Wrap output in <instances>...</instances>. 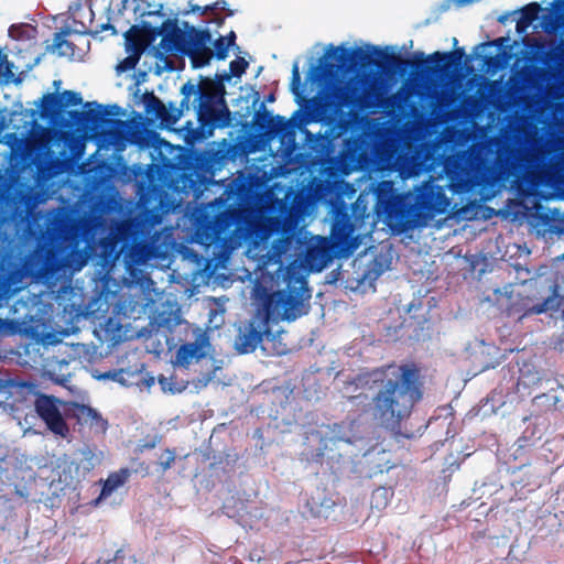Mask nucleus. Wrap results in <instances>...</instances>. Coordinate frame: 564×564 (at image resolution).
<instances>
[{"instance_id": "f257e3e1", "label": "nucleus", "mask_w": 564, "mask_h": 564, "mask_svg": "<svg viewBox=\"0 0 564 564\" xmlns=\"http://www.w3.org/2000/svg\"><path fill=\"white\" fill-rule=\"evenodd\" d=\"M524 162L519 147L509 140L492 138L446 156L443 164L445 185L430 177L414 192L395 193L392 182H380L375 191V209L392 231L403 234L425 226L448 210L451 199L446 187L454 194L467 193L475 187H494L518 175Z\"/></svg>"}, {"instance_id": "f03ea898", "label": "nucleus", "mask_w": 564, "mask_h": 564, "mask_svg": "<svg viewBox=\"0 0 564 564\" xmlns=\"http://www.w3.org/2000/svg\"><path fill=\"white\" fill-rule=\"evenodd\" d=\"M344 397L373 422L398 430L424 395L422 367L415 361L390 362L359 373L345 386Z\"/></svg>"}, {"instance_id": "7ed1b4c3", "label": "nucleus", "mask_w": 564, "mask_h": 564, "mask_svg": "<svg viewBox=\"0 0 564 564\" xmlns=\"http://www.w3.org/2000/svg\"><path fill=\"white\" fill-rule=\"evenodd\" d=\"M465 55L464 48L458 47L452 52H434L429 56L424 53H415L413 59L403 58L388 48L378 46L345 47L344 45L334 47L329 45L324 58L321 59V67L324 73L333 74L339 69H357L375 66L382 70H392L405 74L409 68L415 73H425L431 75L443 74L452 66L460 64Z\"/></svg>"}, {"instance_id": "20e7f679", "label": "nucleus", "mask_w": 564, "mask_h": 564, "mask_svg": "<svg viewBox=\"0 0 564 564\" xmlns=\"http://www.w3.org/2000/svg\"><path fill=\"white\" fill-rule=\"evenodd\" d=\"M160 221L158 214L116 221L99 241L101 258L109 263L122 258L129 268L164 258L165 252L159 243L161 232L154 228Z\"/></svg>"}, {"instance_id": "39448f33", "label": "nucleus", "mask_w": 564, "mask_h": 564, "mask_svg": "<svg viewBox=\"0 0 564 564\" xmlns=\"http://www.w3.org/2000/svg\"><path fill=\"white\" fill-rule=\"evenodd\" d=\"M299 282V289L288 285V290L271 293L263 286H256L254 299L261 303V310L239 327L235 338V348L239 354H249L257 349L263 336L270 333L269 322H292L304 314L301 290L304 289L305 281L301 279Z\"/></svg>"}, {"instance_id": "423d86ee", "label": "nucleus", "mask_w": 564, "mask_h": 564, "mask_svg": "<svg viewBox=\"0 0 564 564\" xmlns=\"http://www.w3.org/2000/svg\"><path fill=\"white\" fill-rule=\"evenodd\" d=\"M229 192L209 203L196 219V241L205 247L226 243L248 221V213L239 205V196L228 204Z\"/></svg>"}, {"instance_id": "0eeeda50", "label": "nucleus", "mask_w": 564, "mask_h": 564, "mask_svg": "<svg viewBox=\"0 0 564 564\" xmlns=\"http://www.w3.org/2000/svg\"><path fill=\"white\" fill-rule=\"evenodd\" d=\"M161 47L170 54L187 56L194 69L209 65L214 57L210 47L212 33L208 29H197L184 22V29L175 21H165L161 26Z\"/></svg>"}, {"instance_id": "6e6552de", "label": "nucleus", "mask_w": 564, "mask_h": 564, "mask_svg": "<svg viewBox=\"0 0 564 564\" xmlns=\"http://www.w3.org/2000/svg\"><path fill=\"white\" fill-rule=\"evenodd\" d=\"M225 94L226 88L221 80L202 77L199 85H196L192 106L198 122V137H210L215 129L230 124L231 113L226 105Z\"/></svg>"}, {"instance_id": "1a4fd4ad", "label": "nucleus", "mask_w": 564, "mask_h": 564, "mask_svg": "<svg viewBox=\"0 0 564 564\" xmlns=\"http://www.w3.org/2000/svg\"><path fill=\"white\" fill-rule=\"evenodd\" d=\"M55 257L54 249L46 245H39L34 252L23 263L21 259L4 257L0 261V302L8 300L22 289L25 268L35 267L37 271L51 268Z\"/></svg>"}, {"instance_id": "9d476101", "label": "nucleus", "mask_w": 564, "mask_h": 564, "mask_svg": "<svg viewBox=\"0 0 564 564\" xmlns=\"http://www.w3.org/2000/svg\"><path fill=\"white\" fill-rule=\"evenodd\" d=\"M355 225L346 210H337L330 229V237L336 251L350 253L357 248L354 236Z\"/></svg>"}, {"instance_id": "9b49d317", "label": "nucleus", "mask_w": 564, "mask_h": 564, "mask_svg": "<svg viewBox=\"0 0 564 564\" xmlns=\"http://www.w3.org/2000/svg\"><path fill=\"white\" fill-rule=\"evenodd\" d=\"M34 406L37 415L45 422L51 432L62 437L69 433L68 425L57 406L55 397L40 394L35 399Z\"/></svg>"}, {"instance_id": "f8f14e48", "label": "nucleus", "mask_w": 564, "mask_h": 564, "mask_svg": "<svg viewBox=\"0 0 564 564\" xmlns=\"http://www.w3.org/2000/svg\"><path fill=\"white\" fill-rule=\"evenodd\" d=\"M83 101L79 93L64 90L63 93H47L40 102L41 117L43 119H57L68 106H78Z\"/></svg>"}, {"instance_id": "ddd939ff", "label": "nucleus", "mask_w": 564, "mask_h": 564, "mask_svg": "<svg viewBox=\"0 0 564 564\" xmlns=\"http://www.w3.org/2000/svg\"><path fill=\"white\" fill-rule=\"evenodd\" d=\"M336 253L332 240L326 237L316 236L312 238L305 249V261L311 270L321 271L334 258Z\"/></svg>"}, {"instance_id": "4468645a", "label": "nucleus", "mask_w": 564, "mask_h": 564, "mask_svg": "<svg viewBox=\"0 0 564 564\" xmlns=\"http://www.w3.org/2000/svg\"><path fill=\"white\" fill-rule=\"evenodd\" d=\"M261 229L264 237H270L274 234L280 235L279 246L276 247L279 252H285L290 249L295 239V224L289 218L281 216L268 217L262 221Z\"/></svg>"}, {"instance_id": "2eb2a0df", "label": "nucleus", "mask_w": 564, "mask_h": 564, "mask_svg": "<svg viewBox=\"0 0 564 564\" xmlns=\"http://www.w3.org/2000/svg\"><path fill=\"white\" fill-rule=\"evenodd\" d=\"M327 427L329 430L330 436H324L322 431H313L311 433V436L308 437V440H311L313 442H317V444H318V447L316 448L315 452L312 451V452L307 453V455L313 460L317 462L323 458L324 452L327 449L329 441H332L334 443L339 442V441L347 442V443L351 442L348 423H346V422L334 423L333 425H328Z\"/></svg>"}, {"instance_id": "dca6fc26", "label": "nucleus", "mask_w": 564, "mask_h": 564, "mask_svg": "<svg viewBox=\"0 0 564 564\" xmlns=\"http://www.w3.org/2000/svg\"><path fill=\"white\" fill-rule=\"evenodd\" d=\"M262 111L259 110L254 115V123L259 130L264 131L268 135L284 137L290 132L291 120H286L284 117L276 115L272 116L264 109V105H261Z\"/></svg>"}, {"instance_id": "f3484780", "label": "nucleus", "mask_w": 564, "mask_h": 564, "mask_svg": "<svg viewBox=\"0 0 564 564\" xmlns=\"http://www.w3.org/2000/svg\"><path fill=\"white\" fill-rule=\"evenodd\" d=\"M334 98L338 107H350L354 109L368 107L364 91L356 84H346L337 87L334 91Z\"/></svg>"}, {"instance_id": "a211bd4d", "label": "nucleus", "mask_w": 564, "mask_h": 564, "mask_svg": "<svg viewBox=\"0 0 564 564\" xmlns=\"http://www.w3.org/2000/svg\"><path fill=\"white\" fill-rule=\"evenodd\" d=\"M207 343V338L199 335L195 341L181 345L175 354V364L182 367H188L193 360H200L206 355L204 347Z\"/></svg>"}, {"instance_id": "6ab92c4d", "label": "nucleus", "mask_w": 564, "mask_h": 564, "mask_svg": "<svg viewBox=\"0 0 564 564\" xmlns=\"http://www.w3.org/2000/svg\"><path fill=\"white\" fill-rule=\"evenodd\" d=\"M196 91V85L187 82L185 83L181 88V94L183 95V98L181 100L180 107H175L172 102L170 104L169 108L166 107L165 110V117L167 121H163V124L166 126H173L175 124L182 115L185 111H188L192 107L191 104V96Z\"/></svg>"}, {"instance_id": "aec40b11", "label": "nucleus", "mask_w": 564, "mask_h": 564, "mask_svg": "<svg viewBox=\"0 0 564 564\" xmlns=\"http://www.w3.org/2000/svg\"><path fill=\"white\" fill-rule=\"evenodd\" d=\"M118 111L119 107L116 105L108 106L106 108H101L100 105H97L96 109H90L88 111L70 110L68 111V116L76 123H104L107 122V120L105 119L106 116L117 113Z\"/></svg>"}, {"instance_id": "412c9836", "label": "nucleus", "mask_w": 564, "mask_h": 564, "mask_svg": "<svg viewBox=\"0 0 564 564\" xmlns=\"http://www.w3.org/2000/svg\"><path fill=\"white\" fill-rule=\"evenodd\" d=\"M561 313L564 315V295H560L557 293V288L554 285L552 288V293L549 295L543 302L530 307L527 314H542V313Z\"/></svg>"}, {"instance_id": "4be33fe9", "label": "nucleus", "mask_w": 564, "mask_h": 564, "mask_svg": "<svg viewBox=\"0 0 564 564\" xmlns=\"http://www.w3.org/2000/svg\"><path fill=\"white\" fill-rule=\"evenodd\" d=\"M69 33L68 29H64L54 34V40L47 50L52 53H57L58 56H66L73 58L75 56V44L65 40V35Z\"/></svg>"}, {"instance_id": "5701e85b", "label": "nucleus", "mask_w": 564, "mask_h": 564, "mask_svg": "<svg viewBox=\"0 0 564 564\" xmlns=\"http://www.w3.org/2000/svg\"><path fill=\"white\" fill-rule=\"evenodd\" d=\"M542 10L538 2H531L524 6L520 12L521 17L517 21L516 30L518 33H523L527 29L539 18V13Z\"/></svg>"}, {"instance_id": "b1692460", "label": "nucleus", "mask_w": 564, "mask_h": 564, "mask_svg": "<svg viewBox=\"0 0 564 564\" xmlns=\"http://www.w3.org/2000/svg\"><path fill=\"white\" fill-rule=\"evenodd\" d=\"M143 101L147 113L154 116V118L160 120L161 123L163 121H167V117H165L166 106L153 93H145L143 95Z\"/></svg>"}, {"instance_id": "393cba45", "label": "nucleus", "mask_w": 564, "mask_h": 564, "mask_svg": "<svg viewBox=\"0 0 564 564\" xmlns=\"http://www.w3.org/2000/svg\"><path fill=\"white\" fill-rule=\"evenodd\" d=\"M73 411L74 415L77 416L78 420H84L85 422L90 421V423L96 424L100 422L102 425H106V421L102 420L101 415L89 405L75 403Z\"/></svg>"}, {"instance_id": "a878e982", "label": "nucleus", "mask_w": 564, "mask_h": 564, "mask_svg": "<svg viewBox=\"0 0 564 564\" xmlns=\"http://www.w3.org/2000/svg\"><path fill=\"white\" fill-rule=\"evenodd\" d=\"M248 66L249 63L243 57H238L237 59L230 62L229 73L216 75L215 80H221V83L224 84L225 80L228 82L231 79V77H240L242 74L246 73Z\"/></svg>"}, {"instance_id": "bb28decb", "label": "nucleus", "mask_w": 564, "mask_h": 564, "mask_svg": "<svg viewBox=\"0 0 564 564\" xmlns=\"http://www.w3.org/2000/svg\"><path fill=\"white\" fill-rule=\"evenodd\" d=\"M126 41L129 45L132 46V48L138 53H142L143 50L147 46V41L144 37V33L141 29L133 25L127 33H126Z\"/></svg>"}, {"instance_id": "cd10ccee", "label": "nucleus", "mask_w": 564, "mask_h": 564, "mask_svg": "<svg viewBox=\"0 0 564 564\" xmlns=\"http://www.w3.org/2000/svg\"><path fill=\"white\" fill-rule=\"evenodd\" d=\"M128 477V469H122L120 473L109 475L102 487V495H109L118 487L122 486Z\"/></svg>"}, {"instance_id": "c85d7f7f", "label": "nucleus", "mask_w": 564, "mask_h": 564, "mask_svg": "<svg viewBox=\"0 0 564 564\" xmlns=\"http://www.w3.org/2000/svg\"><path fill=\"white\" fill-rule=\"evenodd\" d=\"M14 73H13V63H11L8 59L7 54H3L0 51V78L4 83H10L13 80Z\"/></svg>"}, {"instance_id": "c756f323", "label": "nucleus", "mask_w": 564, "mask_h": 564, "mask_svg": "<svg viewBox=\"0 0 564 564\" xmlns=\"http://www.w3.org/2000/svg\"><path fill=\"white\" fill-rule=\"evenodd\" d=\"M176 459L175 449L165 448L164 452L159 456L158 465L161 468V473L164 474L170 469Z\"/></svg>"}, {"instance_id": "7c9ffc66", "label": "nucleus", "mask_w": 564, "mask_h": 564, "mask_svg": "<svg viewBox=\"0 0 564 564\" xmlns=\"http://www.w3.org/2000/svg\"><path fill=\"white\" fill-rule=\"evenodd\" d=\"M214 46V57L218 61H225L228 57L229 44L226 43V39L224 36H219L214 42L212 41Z\"/></svg>"}, {"instance_id": "2f4dec72", "label": "nucleus", "mask_w": 564, "mask_h": 564, "mask_svg": "<svg viewBox=\"0 0 564 564\" xmlns=\"http://www.w3.org/2000/svg\"><path fill=\"white\" fill-rule=\"evenodd\" d=\"M551 167L556 174H564V142L553 155Z\"/></svg>"}, {"instance_id": "473e14b6", "label": "nucleus", "mask_w": 564, "mask_h": 564, "mask_svg": "<svg viewBox=\"0 0 564 564\" xmlns=\"http://www.w3.org/2000/svg\"><path fill=\"white\" fill-rule=\"evenodd\" d=\"M138 56H127L117 65L116 69L118 73H123L133 69L138 64Z\"/></svg>"}, {"instance_id": "72a5a7b5", "label": "nucleus", "mask_w": 564, "mask_h": 564, "mask_svg": "<svg viewBox=\"0 0 564 564\" xmlns=\"http://www.w3.org/2000/svg\"><path fill=\"white\" fill-rule=\"evenodd\" d=\"M300 87H301V75L297 63H294L292 67V77H291V90L292 93L300 97Z\"/></svg>"}, {"instance_id": "f704fd0d", "label": "nucleus", "mask_w": 564, "mask_h": 564, "mask_svg": "<svg viewBox=\"0 0 564 564\" xmlns=\"http://www.w3.org/2000/svg\"><path fill=\"white\" fill-rule=\"evenodd\" d=\"M219 3L220 2H214L213 4L200 7V6H197V4H192V0H189L188 1L189 10L186 13H188V12H193V13L197 12V13H199V15H205L208 12L215 11Z\"/></svg>"}, {"instance_id": "c9c22d12", "label": "nucleus", "mask_w": 564, "mask_h": 564, "mask_svg": "<svg viewBox=\"0 0 564 564\" xmlns=\"http://www.w3.org/2000/svg\"><path fill=\"white\" fill-rule=\"evenodd\" d=\"M296 117H299V122H296L294 126H296L297 128L306 126L310 122L317 121L315 115L311 112L302 113L301 110H296L291 120H294Z\"/></svg>"}, {"instance_id": "e433bc0d", "label": "nucleus", "mask_w": 564, "mask_h": 564, "mask_svg": "<svg viewBox=\"0 0 564 564\" xmlns=\"http://www.w3.org/2000/svg\"><path fill=\"white\" fill-rule=\"evenodd\" d=\"M98 225V220L94 219V220H86V221H83L80 227H82V231L84 234V236L86 237V239H89V234L93 229H95Z\"/></svg>"}, {"instance_id": "4c0bfd02", "label": "nucleus", "mask_w": 564, "mask_h": 564, "mask_svg": "<svg viewBox=\"0 0 564 564\" xmlns=\"http://www.w3.org/2000/svg\"><path fill=\"white\" fill-rule=\"evenodd\" d=\"M346 128V124L341 121H336L335 124L329 130V135L332 138L340 137L343 130Z\"/></svg>"}, {"instance_id": "58836bf2", "label": "nucleus", "mask_w": 564, "mask_h": 564, "mask_svg": "<svg viewBox=\"0 0 564 564\" xmlns=\"http://www.w3.org/2000/svg\"><path fill=\"white\" fill-rule=\"evenodd\" d=\"M224 39H226V43L229 44V47H232L236 45L237 35H236L235 31H230L226 36H224Z\"/></svg>"}, {"instance_id": "ea45409f", "label": "nucleus", "mask_w": 564, "mask_h": 564, "mask_svg": "<svg viewBox=\"0 0 564 564\" xmlns=\"http://www.w3.org/2000/svg\"><path fill=\"white\" fill-rule=\"evenodd\" d=\"M507 41H508V37H499V39L494 40L491 44L497 47H502Z\"/></svg>"}, {"instance_id": "a19ab883", "label": "nucleus", "mask_w": 564, "mask_h": 564, "mask_svg": "<svg viewBox=\"0 0 564 564\" xmlns=\"http://www.w3.org/2000/svg\"><path fill=\"white\" fill-rule=\"evenodd\" d=\"M557 55L564 57V39H562L556 47Z\"/></svg>"}, {"instance_id": "79ce46f5", "label": "nucleus", "mask_w": 564, "mask_h": 564, "mask_svg": "<svg viewBox=\"0 0 564 564\" xmlns=\"http://www.w3.org/2000/svg\"><path fill=\"white\" fill-rule=\"evenodd\" d=\"M8 327H9V322L7 319L0 318V334L7 332Z\"/></svg>"}, {"instance_id": "37998d69", "label": "nucleus", "mask_w": 564, "mask_h": 564, "mask_svg": "<svg viewBox=\"0 0 564 564\" xmlns=\"http://www.w3.org/2000/svg\"><path fill=\"white\" fill-rule=\"evenodd\" d=\"M553 6L562 11V15H564V0H555Z\"/></svg>"}, {"instance_id": "c03bdc74", "label": "nucleus", "mask_w": 564, "mask_h": 564, "mask_svg": "<svg viewBox=\"0 0 564 564\" xmlns=\"http://www.w3.org/2000/svg\"><path fill=\"white\" fill-rule=\"evenodd\" d=\"M509 15H510L509 13H505V14H502V15H500V17H499L498 21H499L500 23H506V22H507V20L509 19Z\"/></svg>"}, {"instance_id": "a18cd8bd", "label": "nucleus", "mask_w": 564, "mask_h": 564, "mask_svg": "<svg viewBox=\"0 0 564 564\" xmlns=\"http://www.w3.org/2000/svg\"><path fill=\"white\" fill-rule=\"evenodd\" d=\"M219 2H220V3H219V4H218V7L216 8V10H217V9L225 10V9H226V4H227V3H226V1L221 0V1H219Z\"/></svg>"}, {"instance_id": "49530a36", "label": "nucleus", "mask_w": 564, "mask_h": 564, "mask_svg": "<svg viewBox=\"0 0 564 564\" xmlns=\"http://www.w3.org/2000/svg\"><path fill=\"white\" fill-rule=\"evenodd\" d=\"M459 4H467L473 2L474 0H456Z\"/></svg>"}, {"instance_id": "de8ad7c7", "label": "nucleus", "mask_w": 564, "mask_h": 564, "mask_svg": "<svg viewBox=\"0 0 564 564\" xmlns=\"http://www.w3.org/2000/svg\"><path fill=\"white\" fill-rule=\"evenodd\" d=\"M155 446L154 443H148V444H144L143 447L145 448H153Z\"/></svg>"}, {"instance_id": "09e8293b", "label": "nucleus", "mask_w": 564, "mask_h": 564, "mask_svg": "<svg viewBox=\"0 0 564 564\" xmlns=\"http://www.w3.org/2000/svg\"><path fill=\"white\" fill-rule=\"evenodd\" d=\"M386 492L384 489H377L375 492H373V498L379 494V492Z\"/></svg>"}, {"instance_id": "8fccbe9b", "label": "nucleus", "mask_w": 564, "mask_h": 564, "mask_svg": "<svg viewBox=\"0 0 564 564\" xmlns=\"http://www.w3.org/2000/svg\"><path fill=\"white\" fill-rule=\"evenodd\" d=\"M274 100V96L271 94L269 97H268V101H273Z\"/></svg>"}, {"instance_id": "3c124183", "label": "nucleus", "mask_w": 564, "mask_h": 564, "mask_svg": "<svg viewBox=\"0 0 564 564\" xmlns=\"http://www.w3.org/2000/svg\"><path fill=\"white\" fill-rule=\"evenodd\" d=\"M228 15H232L234 14V11L232 10H228Z\"/></svg>"}, {"instance_id": "603ef678", "label": "nucleus", "mask_w": 564, "mask_h": 564, "mask_svg": "<svg viewBox=\"0 0 564 564\" xmlns=\"http://www.w3.org/2000/svg\"><path fill=\"white\" fill-rule=\"evenodd\" d=\"M527 40H529V36H525V39H523V42L527 44Z\"/></svg>"}, {"instance_id": "864d4df0", "label": "nucleus", "mask_w": 564, "mask_h": 564, "mask_svg": "<svg viewBox=\"0 0 564 564\" xmlns=\"http://www.w3.org/2000/svg\"><path fill=\"white\" fill-rule=\"evenodd\" d=\"M527 40H529V36H525V39H523V42L527 44Z\"/></svg>"}]
</instances>
